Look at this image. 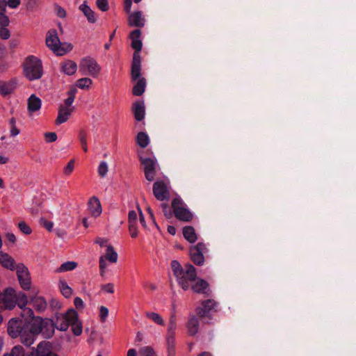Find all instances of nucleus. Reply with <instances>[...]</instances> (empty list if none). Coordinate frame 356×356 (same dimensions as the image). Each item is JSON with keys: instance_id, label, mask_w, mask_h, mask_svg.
Returning a JSON list of instances; mask_svg holds the SVG:
<instances>
[{"instance_id": "obj_1", "label": "nucleus", "mask_w": 356, "mask_h": 356, "mask_svg": "<svg viewBox=\"0 0 356 356\" xmlns=\"http://www.w3.org/2000/svg\"><path fill=\"white\" fill-rule=\"evenodd\" d=\"M7 332L13 339L19 337L20 341L27 347L35 342L38 336L33 318L26 323L11 318L8 323Z\"/></svg>"}, {"instance_id": "obj_2", "label": "nucleus", "mask_w": 356, "mask_h": 356, "mask_svg": "<svg viewBox=\"0 0 356 356\" xmlns=\"http://www.w3.org/2000/svg\"><path fill=\"white\" fill-rule=\"evenodd\" d=\"M173 274L177 278L179 285L186 291L190 289V283L196 279V269L191 264H187L183 268L179 261L174 260L171 262Z\"/></svg>"}, {"instance_id": "obj_3", "label": "nucleus", "mask_w": 356, "mask_h": 356, "mask_svg": "<svg viewBox=\"0 0 356 356\" xmlns=\"http://www.w3.org/2000/svg\"><path fill=\"white\" fill-rule=\"evenodd\" d=\"M24 76L29 80L39 79L43 74L42 61L34 56H29L23 63Z\"/></svg>"}, {"instance_id": "obj_4", "label": "nucleus", "mask_w": 356, "mask_h": 356, "mask_svg": "<svg viewBox=\"0 0 356 356\" xmlns=\"http://www.w3.org/2000/svg\"><path fill=\"white\" fill-rule=\"evenodd\" d=\"M33 318L38 335L41 334L44 339H50L53 337L55 330L53 319L40 316Z\"/></svg>"}, {"instance_id": "obj_5", "label": "nucleus", "mask_w": 356, "mask_h": 356, "mask_svg": "<svg viewBox=\"0 0 356 356\" xmlns=\"http://www.w3.org/2000/svg\"><path fill=\"white\" fill-rule=\"evenodd\" d=\"M46 44L57 56H63L72 49L70 44L67 45V48L63 47L55 29L48 31Z\"/></svg>"}, {"instance_id": "obj_6", "label": "nucleus", "mask_w": 356, "mask_h": 356, "mask_svg": "<svg viewBox=\"0 0 356 356\" xmlns=\"http://www.w3.org/2000/svg\"><path fill=\"white\" fill-rule=\"evenodd\" d=\"M79 70L82 75L96 78L100 73L101 67L95 59L90 56H87L81 60Z\"/></svg>"}, {"instance_id": "obj_7", "label": "nucleus", "mask_w": 356, "mask_h": 356, "mask_svg": "<svg viewBox=\"0 0 356 356\" xmlns=\"http://www.w3.org/2000/svg\"><path fill=\"white\" fill-rule=\"evenodd\" d=\"M54 320L55 329L60 331H66L70 323L77 320V312L71 309L66 313L56 314Z\"/></svg>"}, {"instance_id": "obj_8", "label": "nucleus", "mask_w": 356, "mask_h": 356, "mask_svg": "<svg viewBox=\"0 0 356 356\" xmlns=\"http://www.w3.org/2000/svg\"><path fill=\"white\" fill-rule=\"evenodd\" d=\"M172 207L175 217L181 221L189 222L192 220L193 213L184 206L179 197L175 198L172 202Z\"/></svg>"}, {"instance_id": "obj_9", "label": "nucleus", "mask_w": 356, "mask_h": 356, "mask_svg": "<svg viewBox=\"0 0 356 356\" xmlns=\"http://www.w3.org/2000/svg\"><path fill=\"white\" fill-rule=\"evenodd\" d=\"M140 162L143 165L145 176L147 180L152 181L154 179L156 170L158 168L157 161L154 157L143 158L140 157Z\"/></svg>"}, {"instance_id": "obj_10", "label": "nucleus", "mask_w": 356, "mask_h": 356, "mask_svg": "<svg viewBox=\"0 0 356 356\" xmlns=\"http://www.w3.org/2000/svg\"><path fill=\"white\" fill-rule=\"evenodd\" d=\"M153 194L159 201L168 200L170 199L168 184L163 180H156L153 184Z\"/></svg>"}, {"instance_id": "obj_11", "label": "nucleus", "mask_w": 356, "mask_h": 356, "mask_svg": "<svg viewBox=\"0 0 356 356\" xmlns=\"http://www.w3.org/2000/svg\"><path fill=\"white\" fill-rule=\"evenodd\" d=\"M16 273L21 287L25 291L29 290L31 280L28 268L23 264H19L16 266Z\"/></svg>"}, {"instance_id": "obj_12", "label": "nucleus", "mask_w": 356, "mask_h": 356, "mask_svg": "<svg viewBox=\"0 0 356 356\" xmlns=\"http://www.w3.org/2000/svg\"><path fill=\"white\" fill-rule=\"evenodd\" d=\"M15 290L12 288L5 289L0 298V309H12L15 307Z\"/></svg>"}, {"instance_id": "obj_13", "label": "nucleus", "mask_w": 356, "mask_h": 356, "mask_svg": "<svg viewBox=\"0 0 356 356\" xmlns=\"http://www.w3.org/2000/svg\"><path fill=\"white\" fill-rule=\"evenodd\" d=\"M206 246L202 243H198L196 245L190 248V256L193 262L198 266H202L204 263V252Z\"/></svg>"}, {"instance_id": "obj_14", "label": "nucleus", "mask_w": 356, "mask_h": 356, "mask_svg": "<svg viewBox=\"0 0 356 356\" xmlns=\"http://www.w3.org/2000/svg\"><path fill=\"white\" fill-rule=\"evenodd\" d=\"M217 302L211 299L203 301L200 307L196 308V313L200 317H209L216 311Z\"/></svg>"}, {"instance_id": "obj_15", "label": "nucleus", "mask_w": 356, "mask_h": 356, "mask_svg": "<svg viewBox=\"0 0 356 356\" xmlns=\"http://www.w3.org/2000/svg\"><path fill=\"white\" fill-rule=\"evenodd\" d=\"M42 106L41 99L35 95H31L27 100V110L29 116L36 113L38 114Z\"/></svg>"}, {"instance_id": "obj_16", "label": "nucleus", "mask_w": 356, "mask_h": 356, "mask_svg": "<svg viewBox=\"0 0 356 356\" xmlns=\"http://www.w3.org/2000/svg\"><path fill=\"white\" fill-rule=\"evenodd\" d=\"M141 60L140 54L134 52L131 64V78L134 81L140 79Z\"/></svg>"}, {"instance_id": "obj_17", "label": "nucleus", "mask_w": 356, "mask_h": 356, "mask_svg": "<svg viewBox=\"0 0 356 356\" xmlns=\"http://www.w3.org/2000/svg\"><path fill=\"white\" fill-rule=\"evenodd\" d=\"M17 85L16 79H12L7 81H0V95L6 97L12 94L15 90Z\"/></svg>"}, {"instance_id": "obj_18", "label": "nucleus", "mask_w": 356, "mask_h": 356, "mask_svg": "<svg viewBox=\"0 0 356 356\" xmlns=\"http://www.w3.org/2000/svg\"><path fill=\"white\" fill-rule=\"evenodd\" d=\"M129 232L131 238L138 236V216L135 211L131 210L128 214Z\"/></svg>"}, {"instance_id": "obj_19", "label": "nucleus", "mask_w": 356, "mask_h": 356, "mask_svg": "<svg viewBox=\"0 0 356 356\" xmlns=\"http://www.w3.org/2000/svg\"><path fill=\"white\" fill-rule=\"evenodd\" d=\"M131 10L128 13H129L128 17V22L130 26L133 27H143L145 25V18L142 15V12L136 11L130 13Z\"/></svg>"}, {"instance_id": "obj_20", "label": "nucleus", "mask_w": 356, "mask_h": 356, "mask_svg": "<svg viewBox=\"0 0 356 356\" xmlns=\"http://www.w3.org/2000/svg\"><path fill=\"white\" fill-rule=\"evenodd\" d=\"M30 302L35 311L39 313H43L47 308V302L43 296H31Z\"/></svg>"}, {"instance_id": "obj_21", "label": "nucleus", "mask_w": 356, "mask_h": 356, "mask_svg": "<svg viewBox=\"0 0 356 356\" xmlns=\"http://www.w3.org/2000/svg\"><path fill=\"white\" fill-rule=\"evenodd\" d=\"M88 209L94 217H97L101 215L102 212V205L99 200L95 197H92L88 201Z\"/></svg>"}, {"instance_id": "obj_22", "label": "nucleus", "mask_w": 356, "mask_h": 356, "mask_svg": "<svg viewBox=\"0 0 356 356\" xmlns=\"http://www.w3.org/2000/svg\"><path fill=\"white\" fill-rule=\"evenodd\" d=\"M72 108L61 105L58 109L56 124L58 125L67 122L72 113Z\"/></svg>"}, {"instance_id": "obj_23", "label": "nucleus", "mask_w": 356, "mask_h": 356, "mask_svg": "<svg viewBox=\"0 0 356 356\" xmlns=\"http://www.w3.org/2000/svg\"><path fill=\"white\" fill-rule=\"evenodd\" d=\"M141 31L139 29L134 30L130 33V39L131 40V47L135 49V52H138L142 49L143 44L140 40Z\"/></svg>"}, {"instance_id": "obj_24", "label": "nucleus", "mask_w": 356, "mask_h": 356, "mask_svg": "<svg viewBox=\"0 0 356 356\" xmlns=\"http://www.w3.org/2000/svg\"><path fill=\"white\" fill-rule=\"evenodd\" d=\"M134 118L137 121H141L145 118V104L143 102L137 101L132 106Z\"/></svg>"}, {"instance_id": "obj_25", "label": "nucleus", "mask_w": 356, "mask_h": 356, "mask_svg": "<svg viewBox=\"0 0 356 356\" xmlns=\"http://www.w3.org/2000/svg\"><path fill=\"white\" fill-rule=\"evenodd\" d=\"M79 10L83 13L89 23L94 24L97 22L95 12L88 6L86 1L80 5Z\"/></svg>"}, {"instance_id": "obj_26", "label": "nucleus", "mask_w": 356, "mask_h": 356, "mask_svg": "<svg viewBox=\"0 0 356 356\" xmlns=\"http://www.w3.org/2000/svg\"><path fill=\"white\" fill-rule=\"evenodd\" d=\"M177 330V318L175 314H172L169 319L166 340H175V332Z\"/></svg>"}, {"instance_id": "obj_27", "label": "nucleus", "mask_w": 356, "mask_h": 356, "mask_svg": "<svg viewBox=\"0 0 356 356\" xmlns=\"http://www.w3.org/2000/svg\"><path fill=\"white\" fill-rule=\"evenodd\" d=\"M199 320L193 314L190 315L186 327L190 335H195L199 330Z\"/></svg>"}, {"instance_id": "obj_28", "label": "nucleus", "mask_w": 356, "mask_h": 356, "mask_svg": "<svg viewBox=\"0 0 356 356\" xmlns=\"http://www.w3.org/2000/svg\"><path fill=\"white\" fill-rule=\"evenodd\" d=\"M0 263L1 265L10 270H16L15 261L9 254L7 253L0 252Z\"/></svg>"}, {"instance_id": "obj_29", "label": "nucleus", "mask_w": 356, "mask_h": 356, "mask_svg": "<svg viewBox=\"0 0 356 356\" xmlns=\"http://www.w3.org/2000/svg\"><path fill=\"white\" fill-rule=\"evenodd\" d=\"M52 352V347L49 342L42 341L38 343L35 350L36 356H48Z\"/></svg>"}, {"instance_id": "obj_30", "label": "nucleus", "mask_w": 356, "mask_h": 356, "mask_svg": "<svg viewBox=\"0 0 356 356\" xmlns=\"http://www.w3.org/2000/svg\"><path fill=\"white\" fill-rule=\"evenodd\" d=\"M195 282L194 284L191 285L192 291L196 293H205L206 290L208 289V283L203 279L199 278L195 280Z\"/></svg>"}, {"instance_id": "obj_31", "label": "nucleus", "mask_w": 356, "mask_h": 356, "mask_svg": "<svg viewBox=\"0 0 356 356\" xmlns=\"http://www.w3.org/2000/svg\"><path fill=\"white\" fill-rule=\"evenodd\" d=\"M77 70V65L72 60H65L61 64V71L67 75H72Z\"/></svg>"}, {"instance_id": "obj_32", "label": "nucleus", "mask_w": 356, "mask_h": 356, "mask_svg": "<svg viewBox=\"0 0 356 356\" xmlns=\"http://www.w3.org/2000/svg\"><path fill=\"white\" fill-rule=\"evenodd\" d=\"M183 235L186 240L191 243H195L197 239L195 229L191 226H186L183 228Z\"/></svg>"}, {"instance_id": "obj_33", "label": "nucleus", "mask_w": 356, "mask_h": 356, "mask_svg": "<svg viewBox=\"0 0 356 356\" xmlns=\"http://www.w3.org/2000/svg\"><path fill=\"white\" fill-rule=\"evenodd\" d=\"M146 81L144 78H140L138 79V81L134 85L133 88V95L135 96H140L142 95L145 90Z\"/></svg>"}, {"instance_id": "obj_34", "label": "nucleus", "mask_w": 356, "mask_h": 356, "mask_svg": "<svg viewBox=\"0 0 356 356\" xmlns=\"http://www.w3.org/2000/svg\"><path fill=\"white\" fill-rule=\"evenodd\" d=\"M104 257L106 260L111 263H116L118 258V254L115 251L113 247L110 245L107 246L106 254Z\"/></svg>"}, {"instance_id": "obj_35", "label": "nucleus", "mask_w": 356, "mask_h": 356, "mask_svg": "<svg viewBox=\"0 0 356 356\" xmlns=\"http://www.w3.org/2000/svg\"><path fill=\"white\" fill-rule=\"evenodd\" d=\"M136 143L137 144L143 147H146L149 143V138L148 135L145 132H139L136 136Z\"/></svg>"}, {"instance_id": "obj_36", "label": "nucleus", "mask_w": 356, "mask_h": 356, "mask_svg": "<svg viewBox=\"0 0 356 356\" xmlns=\"http://www.w3.org/2000/svg\"><path fill=\"white\" fill-rule=\"evenodd\" d=\"M59 289L60 290L61 293L65 298H70L72 294V289L70 287L67 283L64 280H60L59 282Z\"/></svg>"}, {"instance_id": "obj_37", "label": "nucleus", "mask_w": 356, "mask_h": 356, "mask_svg": "<svg viewBox=\"0 0 356 356\" xmlns=\"http://www.w3.org/2000/svg\"><path fill=\"white\" fill-rule=\"evenodd\" d=\"M146 316L159 325H164L165 323L161 316L156 312H146Z\"/></svg>"}, {"instance_id": "obj_38", "label": "nucleus", "mask_w": 356, "mask_h": 356, "mask_svg": "<svg viewBox=\"0 0 356 356\" xmlns=\"http://www.w3.org/2000/svg\"><path fill=\"white\" fill-rule=\"evenodd\" d=\"M92 84V81L90 78L84 77L76 81V86L81 89H89Z\"/></svg>"}, {"instance_id": "obj_39", "label": "nucleus", "mask_w": 356, "mask_h": 356, "mask_svg": "<svg viewBox=\"0 0 356 356\" xmlns=\"http://www.w3.org/2000/svg\"><path fill=\"white\" fill-rule=\"evenodd\" d=\"M28 303L27 296L24 293H19L15 296V305L17 304L21 309L26 306Z\"/></svg>"}, {"instance_id": "obj_40", "label": "nucleus", "mask_w": 356, "mask_h": 356, "mask_svg": "<svg viewBox=\"0 0 356 356\" xmlns=\"http://www.w3.org/2000/svg\"><path fill=\"white\" fill-rule=\"evenodd\" d=\"M77 266V264L74 261H67L61 264L58 269V272H66L74 270Z\"/></svg>"}, {"instance_id": "obj_41", "label": "nucleus", "mask_w": 356, "mask_h": 356, "mask_svg": "<svg viewBox=\"0 0 356 356\" xmlns=\"http://www.w3.org/2000/svg\"><path fill=\"white\" fill-rule=\"evenodd\" d=\"M140 356H156L154 348L151 346H144L139 349Z\"/></svg>"}, {"instance_id": "obj_42", "label": "nucleus", "mask_w": 356, "mask_h": 356, "mask_svg": "<svg viewBox=\"0 0 356 356\" xmlns=\"http://www.w3.org/2000/svg\"><path fill=\"white\" fill-rule=\"evenodd\" d=\"M72 326V331L75 336H79L82 333V325L77 320L70 323Z\"/></svg>"}, {"instance_id": "obj_43", "label": "nucleus", "mask_w": 356, "mask_h": 356, "mask_svg": "<svg viewBox=\"0 0 356 356\" xmlns=\"http://www.w3.org/2000/svg\"><path fill=\"white\" fill-rule=\"evenodd\" d=\"M168 356H175V340H166Z\"/></svg>"}, {"instance_id": "obj_44", "label": "nucleus", "mask_w": 356, "mask_h": 356, "mask_svg": "<svg viewBox=\"0 0 356 356\" xmlns=\"http://www.w3.org/2000/svg\"><path fill=\"white\" fill-rule=\"evenodd\" d=\"M76 93V88H72L68 91L69 97L65 100V106L70 107L74 101Z\"/></svg>"}, {"instance_id": "obj_45", "label": "nucleus", "mask_w": 356, "mask_h": 356, "mask_svg": "<svg viewBox=\"0 0 356 356\" xmlns=\"http://www.w3.org/2000/svg\"><path fill=\"white\" fill-rule=\"evenodd\" d=\"M8 354L10 356H24L25 351L22 346L17 345L14 346Z\"/></svg>"}, {"instance_id": "obj_46", "label": "nucleus", "mask_w": 356, "mask_h": 356, "mask_svg": "<svg viewBox=\"0 0 356 356\" xmlns=\"http://www.w3.org/2000/svg\"><path fill=\"white\" fill-rule=\"evenodd\" d=\"M108 172V165L106 161H102L98 167V173L99 175L102 177H104L106 176V175Z\"/></svg>"}, {"instance_id": "obj_47", "label": "nucleus", "mask_w": 356, "mask_h": 356, "mask_svg": "<svg viewBox=\"0 0 356 356\" xmlns=\"http://www.w3.org/2000/svg\"><path fill=\"white\" fill-rule=\"evenodd\" d=\"M39 0H27L26 8L29 11H34L38 7Z\"/></svg>"}, {"instance_id": "obj_48", "label": "nucleus", "mask_w": 356, "mask_h": 356, "mask_svg": "<svg viewBox=\"0 0 356 356\" xmlns=\"http://www.w3.org/2000/svg\"><path fill=\"white\" fill-rule=\"evenodd\" d=\"M96 5L97 8L103 12L107 11L109 8L108 2L107 0H97Z\"/></svg>"}, {"instance_id": "obj_49", "label": "nucleus", "mask_w": 356, "mask_h": 356, "mask_svg": "<svg viewBox=\"0 0 356 356\" xmlns=\"http://www.w3.org/2000/svg\"><path fill=\"white\" fill-rule=\"evenodd\" d=\"M18 227L20 231L25 234H30L32 232L31 227L24 221L19 222Z\"/></svg>"}, {"instance_id": "obj_50", "label": "nucleus", "mask_w": 356, "mask_h": 356, "mask_svg": "<svg viewBox=\"0 0 356 356\" xmlns=\"http://www.w3.org/2000/svg\"><path fill=\"white\" fill-rule=\"evenodd\" d=\"M108 316V309L104 306L99 307V318L102 322H105Z\"/></svg>"}, {"instance_id": "obj_51", "label": "nucleus", "mask_w": 356, "mask_h": 356, "mask_svg": "<svg viewBox=\"0 0 356 356\" xmlns=\"http://www.w3.org/2000/svg\"><path fill=\"white\" fill-rule=\"evenodd\" d=\"M74 161L70 160L67 165L63 169V172L65 175H70L74 170Z\"/></svg>"}, {"instance_id": "obj_52", "label": "nucleus", "mask_w": 356, "mask_h": 356, "mask_svg": "<svg viewBox=\"0 0 356 356\" xmlns=\"http://www.w3.org/2000/svg\"><path fill=\"white\" fill-rule=\"evenodd\" d=\"M40 223L49 232H51L53 229L54 223L51 221H49L44 218H41L40 219Z\"/></svg>"}, {"instance_id": "obj_53", "label": "nucleus", "mask_w": 356, "mask_h": 356, "mask_svg": "<svg viewBox=\"0 0 356 356\" xmlns=\"http://www.w3.org/2000/svg\"><path fill=\"white\" fill-rule=\"evenodd\" d=\"M44 138L47 143H52L56 140L57 135L55 132H47L44 134Z\"/></svg>"}, {"instance_id": "obj_54", "label": "nucleus", "mask_w": 356, "mask_h": 356, "mask_svg": "<svg viewBox=\"0 0 356 356\" xmlns=\"http://www.w3.org/2000/svg\"><path fill=\"white\" fill-rule=\"evenodd\" d=\"M106 260V259L103 256L100 257V258H99V270H100V275L102 276L104 275L105 269L107 267Z\"/></svg>"}, {"instance_id": "obj_55", "label": "nucleus", "mask_w": 356, "mask_h": 356, "mask_svg": "<svg viewBox=\"0 0 356 356\" xmlns=\"http://www.w3.org/2000/svg\"><path fill=\"white\" fill-rule=\"evenodd\" d=\"M101 289L106 293H114V286L111 283H108L106 284H103L101 286Z\"/></svg>"}, {"instance_id": "obj_56", "label": "nucleus", "mask_w": 356, "mask_h": 356, "mask_svg": "<svg viewBox=\"0 0 356 356\" xmlns=\"http://www.w3.org/2000/svg\"><path fill=\"white\" fill-rule=\"evenodd\" d=\"M10 31L6 27H1L0 29V37L3 40H7L10 38Z\"/></svg>"}, {"instance_id": "obj_57", "label": "nucleus", "mask_w": 356, "mask_h": 356, "mask_svg": "<svg viewBox=\"0 0 356 356\" xmlns=\"http://www.w3.org/2000/svg\"><path fill=\"white\" fill-rule=\"evenodd\" d=\"M9 18L5 14L0 15V25L2 27L5 28L8 26L9 25Z\"/></svg>"}, {"instance_id": "obj_58", "label": "nucleus", "mask_w": 356, "mask_h": 356, "mask_svg": "<svg viewBox=\"0 0 356 356\" xmlns=\"http://www.w3.org/2000/svg\"><path fill=\"white\" fill-rule=\"evenodd\" d=\"M87 137H88V134L85 130L81 129L79 131V139L81 144L87 143Z\"/></svg>"}, {"instance_id": "obj_59", "label": "nucleus", "mask_w": 356, "mask_h": 356, "mask_svg": "<svg viewBox=\"0 0 356 356\" xmlns=\"http://www.w3.org/2000/svg\"><path fill=\"white\" fill-rule=\"evenodd\" d=\"M161 207H162L163 212L164 215L167 218H170L172 216L171 209H170V207L165 203H162Z\"/></svg>"}, {"instance_id": "obj_60", "label": "nucleus", "mask_w": 356, "mask_h": 356, "mask_svg": "<svg viewBox=\"0 0 356 356\" xmlns=\"http://www.w3.org/2000/svg\"><path fill=\"white\" fill-rule=\"evenodd\" d=\"M74 304L77 309L82 308L83 307V302L82 299L79 297H76L74 298Z\"/></svg>"}, {"instance_id": "obj_61", "label": "nucleus", "mask_w": 356, "mask_h": 356, "mask_svg": "<svg viewBox=\"0 0 356 356\" xmlns=\"http://www.w3.org/2000/svg\"><path fill=\"white\" fill-rule=\"evenodd\" d=\"M20 3V0H8V6L11 8H16Z\"/></svg>"}, {"instance_id": "obj_62", "label": "nucleus", "mask_w": 356, "mask_h": 356, "mask_svg": "<svg viewBox=\"0 0 356 356\" xmlns=\"http://www.w3.org/2000/svg\"><path fill=\"white\" fill-rule=\"evenodd\" d=\"M6 239L12 243H14L16 241L15 236L13 233L8 232L6 234Z\"/></svg>"}, {"instance_id": "obj_63", "label": "nucleus", "mask_w": 356, "mask_h": 356, "mask_svg": "<svg viewBox=\"0 0 356 356\" xmlns=\"http://www.w3.org/2000/svg\"><path fill=\"white\" fill-rule=\"evenodd\" d=\"M57 15L59 17L64 18L66 16V12L65 9L61 8L60 6L57 7Z\"/></svg>"}, {"instance_id": "obj_64", "label": "nucleus", "mask_w": 356, "mask_h": 356, "mask_svg": "<svg viewBox=\"0 0 356 356\" xmlns=\"http://www.w3.org/2000/svg\"><path fill=\"white\" fill-rule=\"evenodd\" d=\"M19 134V129L17 128L16 125H13V127H11L10 128V136L13 137H15L17 136Z\"/></svg>"}]
</instances>
